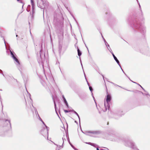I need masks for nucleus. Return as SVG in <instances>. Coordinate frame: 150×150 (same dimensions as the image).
I'll return each mask as SVG.
<instances>
[{"mask_svg": "<svg viewBox=\"0 0 150 150\" xmlns=\"http://www.w3.org/2000/svg\"><path fill=\"white\" fill-rule=\"evenodd\" d=\"M30 104H31V101H30Z\"/></svg>", "mask_w": 150, "mask_h": 150, "instance_id": "14", "label": "nucleus"}, {"mask_svg": "<svg viewBox=\"0 0 150 150\" xmlns=\"http://www.w3.org/2000/svg\"><path fill=\"white\" fill-rule=\"evenodd\" d=\"M105 107L104 108V109H103L104 112L106 111L107 110V108L106 106H105Z\"/></svg>", "mask_w": 150, "mask_h": 150, "instance_id": "6", "label": "nucleus"}, {"mask_svg": "<svg viewBox=\"0 0 150 150\" xmlns=\"http://www.w3.org/2000/svg\"><path fill=\"white\" fill-rule=\"evenodd\" d=\"M78 56L80 57L81 54V52L79 49H78Z\"/></svg>", "mask_w": 150, "mask_h": 150, "instance_id": "4", "label": "nucleus"}, {"mask_svg": "<svg viewBox=\"0 0 150 150\" xmlns=\"http://www.w3.org/2000/svg\"><path fill=\"white\" fill-rule=\"evenodd\" d=\"M17 1L20 2V3H22L23 2L22 0H17Z\"/></svg>", "mask_w": 150, "mask_h": 150, "instance_id": "10", "label": "nucleus"}, {"mask_svg": "<svg viewBox=\"0 0 150 150\" xmlns=\"http://www.w3.org/2000/svg\"><path fill=\"white\" fill-rule=\"evenodd\" d=\"M64 111L66 113L68 112H69V111H68V110H64Z\"/></svg>", "mask_w": 150, "mask_h": 150, "instance_id": "11", "label": "nucleus"}, {"mask_svg": "<svg viewBox=\"0 0 150 150\" xmlns=\"http://www.w3.org/2000/svg\"><path fill=\"white\" fill-rule=\"evenodd\" d=\"M89 89H90V90L91 91H92V87H91V86H90V87H89Z\"/></svg>", "mask_w": 150, "mask_h": 150, "instance_id": "12", "label": "nucleus"}, {"mask_svg": "<svg viewBox=\"0 0 150 150\" xmlns=\"http://www.w3.org/2000/svg\"><path fill=\"white\" fill-rule=\"evenodd\" d=\"M11 55H12V57L13 58V57H15V56H14L13 53V52L11 51Z\"/></svg>", "mask_w": 150, "mask_h": 150, "instance_id": "9", "label": "nucleus"}, {"mask_svg": "<svg viewBox=\"0 0 150 150\" xmlns=\"http://www.w3.org/2000/svg\"><path fill=\"white\" fill-rule=\"evenodd\" d=\"M111 100V97L108 94L106 97V101L108 103L109 102H110Z\"/></svg>", "mask_w": 150, "mask_h": 150, "instance_id": "1", "label": "nucleus"}, {"mask_svg": "<svg viewBox=\"0 0 150 150\" xmlns=\"http://www.w3.org/2000/svg\"><path fill=\"white\" fill-rule=\"evenodd\" d=\"M31 5L32 6L33 8L34 6V4L33 1H31Z\"/></svg>", "mask_w": 150, "mask_h": 150, "instance_id": "7", "label": "nucleus"}, {"mask_svg": "<svg viewBox=\"0 0 150 150\" xmlns=\"http://www.w3.org/2000/svg\"><path fill=\"white\" fill-rule=\"evenodd\" d=\"M13 58L19 64H20V63L19 61H18V59L17 58H16L15 56L13 57Z\"/></svg>", "mask_w": 150, "mask_h": 150, "instance_id": "3", "label": "nucleus"}, {"mask_svg": "<svg viewBox=\"0 0 150 150\" xmlns=\"http://www.w3.org/2000/svg\"><path fill=\"white\" fill-rule=\"evenodd\" d=\"M26 105L27 106L28 105V104H27V103L26 102Z\"/></svg>", "mask_w": 150, "mask_h": 150, "instance_id": "13", "label": "nucleus"}, {"mask_svg": "<svg viewBox=\"0 0 150 150\" xmlns=\"http://www.w3.org/2000/svg\"><path fill=\"white\" fill-rule=\"evenodd\" d=\"M5 122L7 123V124H10V122L8 120H6L5 121Z\"/></svg>", "mask_w": 150, "mask_h": 150, "instance_id": "8", "label": "nucleus"}, {"mask_svg": "<svg viewBox=\"0 0 150 150\" xmlns=\"http://www.w3.org/2000/svg\"><path fill=\"white\" fill-rule=\"evenodd\" d=\"M112 55L113 57H114V59H115V60L117 62L118 64H119V62L118 60L116 58V57L115 56V55L113 53H112Z\"/></svg>", "mask_w": 150, "mask_h": 150, "instance_id": "2", "label": "nucleus"}, {"mask_svg": "<svg viewBox=\"0 0 150 150\" xmlns=\"http://www.w3.org/2000/svg\"><path fill=\"white\" fill-rule=\"evenodd\" d=\"M64 103H65L66 104V105L68 107V103L67 102V101H66L65 98H64Z\"/></svg>", "mask_w": 150, "mask_h": 150, "instance_id": "5", "label": "nucleus"}, {"mask_svg": "<svg viewBox=\"0 0 150 150\" xmlns=\"http://www.w3.org/2000/svg\"><path fill=\"white\" fill-rule=\"evenodd\" d=\"M108 124H109V122H108V123H107V125H108Z\"/></svg>", "mask_w": 150, "mask_h": 150, "instance_id": "15", "label": "nucleus"}]
</instances>
